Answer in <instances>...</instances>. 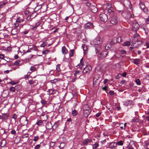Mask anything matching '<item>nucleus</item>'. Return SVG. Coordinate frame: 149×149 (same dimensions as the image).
Here are the masks:
<instances>
[{
    "label": "nucleus",
    "mask_w": 149,
    "mask_h": 149,
    "mask_svg": "<svg viewBox=\"0 0 149 149\" xmlns=\"http://www.w3.org/2000/svg\"><path fill=\"white\" fill-rule=\"evenodd\" d=\"M121 52V53L122 54H125L126 53V51L125 50H122Z\"/></svg>",
    "instance_id": "obj_60"
},
{
    "label": "nucleus",
    "mask_w": 149,
    "mask_h": 149,
    "mask_svg": "<svg viewBox=\"0 0 149 149\" xmlns=\"http://www.w3.org/2000/svg\"><path fill=\"white\" fill-rule=\"evenodd\" d=\"M92 68L90 65L86 66L84 69L83 72L84 73H88L92 70Z\"/></svg>",
    "instance_id": "obj_5"
},
{
    "label": "nucleus",
    "mask_w": 149,
    "mask_h": 149,
    "mask_svg": "<svg viewBox=\"0 0 149 149\" xmlns=\"http://www.w3.org/2000/svg\"><path fill=\"white\" fill-rule=\"evenodd\" d=\"M130 44V42L129 41H126L123 44V46H129Z\"/></svg>",
    "instance_id": "obj_25"
},
{
    "label": "nucleus",
    "mask_w": 149,
    "mask_h": 149,
    "mask_svg": "<svg viewBox=\"0 0 149 149\" xmlns=\"http://www.w3.org/2000/svg\"><path fill=\"white\" fill-rule=\"evenodd\" d=\"M86 6H91V4L89 2H88V3H86Z\"/></svg>",
    "instance_id": "obj_62"
},
{
    "label": "nucleus",
    "mask_w": 149,
    "mask_h": 149,
    "mask_svg": "<svg viewBox=\"0 0 149 149\" xmlns=\"http://www.w3.org/2000/svg\"><path fill=\"white\" fill-rule=\"evenodd\" d=\"M133 103V102L132 100H128L124 102V105L126 107H127L132 104Z\"/></svg>",
    "instance_id": "obj_16"
},
{
    "label": "nucleus",
    "mask_w": 149,
    "mask_h": 149,
    "mask_svg": "<svg viewBox=\"0 0 149 149\" xmlns=\"http://www.w3.org/2000/svg\"><path fill=\"white\" fill-rule=\"evenodd\" d=\"M55 91L53 90L52 89H50L49 90V92L52 94H53L55 93Z\"/></svg>",
    "instance_id": "obj_47"
},
{
    "label": "nucleus",
    "mask_w": 149,
    "mask_h": 149,
    "mask_svg": "<svg viewBox=\"0 0 149 149\" xmlns=\"http://www.w3.org/2000/svg\"><path fill=\"white\" fill-rule=\"evenodd\" d=\"M146 48H143L144 49H146L149 48V42H146Z\"/></svg>",
    "instance_id": "obj_41"
},
{
    "label": "nucleus",
    "mask_w": 149,
    "mask_h": 149,
    "mask_svg": "<svg viewBox=\"0 0 149 149\" xmlns=\"http://www.w3.org/2000/svg\"><path fill=\"white\" fill-rule=\"evenodd\" d=\"M38 82L37 80L33 81V80H30L29 81V83L30 84H34V83H36Z\"/></svg>",
    "instance_id": "obj_27"
},
{
    "label": "nucleus",
    "mask_w": 149,
    "mask_h": 149,
    "mask_svg": "<svg viewBox=\"0 0 149 149\" xmlns=\"http://www.w3.org/2000/svg\"><path fill=\"white\" fill-rule=\"evenodd\" d=\"M90 8L92 12L94 13H96L97 11V9L95 5H91Z\"/></svg>",
    "instance_id": "obj_14"
},
{
    "label": "nucleus",
    "mask_w": 149,
    "mask_h": 149,
    "mask_svg": "<svg viewBox=\"0 0 149 149\" xmlns=\"http://www.w3.org/2000/svg\"><path fill=\"white\" fill-rule=\"evenodd\" d=\"M9 84H11L12 85H14L16 84V83L14 81H12L9 83Z\"/></svg>",
    "instance_id": "obj_59"
},
{
    "label": "nucleus",
    "mask_w": 149,
    "mask_h": 149,
    "mask_svg": "<svg viewBox=\"0 0 149 149\" xmlns=\"http://www.w3.org/2000/svg\"><path fill=\"white\" fill-rule=\"evenodd\" d=\"M102 39L101 38L98 37L95 39L93 40V42L95 45H100L102 43Z\"/></svg>",
    "instance_id": "obj_4"
},
{
    "label": "nucleus",
    "mask_w": 149,
    "mask_h": 149,
    "mask_svg": "<svg viewBox=\"0 0 149 149\" xmlns=\"http://www.w3.org/2000/svg\"><path fill=\"white\" fill-rule=\"evenodd\" d=\"M41 103L43 105H45L47 104V102L43 100H42L41 101Z\"/></svg>",
    "instance_id": "obj_51"
},
{
    "label": "nucleus",
    "mask_w": 149,
    "mask_h": 149,
    "mask_svg": "<svg viewBox=\"0 0 149 149\" xmlns=\"http://www.w3.org/2000/svg\"><path fill=\"white\" fill-rule=\"evenodd\" d=\"M33 46L34 45H29L28 46L29 49V50H30L31 51V50H33Z\"/></svg>",
    "instance_id": "obj_37"
},
{
    "label": "nucleus",
    "mask_w": 149,
    "mask_h": 149,
    "mask_svg": "<svg viewBox=\"0 0 149 149\" xmlns=\"http://www.w3.org/2000/svg\"><path fill=\"white\" fill-rule=\"evenodd\" d=\"M17 116L16 114H13V118L15 120L17 118Z\"/></svg>",
    "instance_id": "obj_57"
},
{
    "label": "nucleus",
    "mask_w": 149,
    "mask_h": 149,
    "mask_svg": "<svg viewBox=\"0 0 149 149\" xmlns=\"http://www.w3.org/2000/svg\"><path fill=\"white\" fill-rule=\"evenodd\" d=\"M21 62L20 61L18 60L16 61L13 63V65L19 66L21 65L19 63Z\"/></svg>",
    "instance_id": "obj_23"
},
{
    "label": "nucleus",
    "mask_w": 149,
    "mask_h": 149,
    "mask_svg": "<svg viewBox=\"0 0 149 149\" xmlns=\"http://www.w3.org/2000/svg\"><path fill=\"white\" fill-rule=\"evenodd\" d=\"M74 52V50L72 49V50H70V52L69 54V55H70V56L72 57L73 56Z\"/></svg>",
    "instance_id": "obj_36"
},
{
    "label": "nucleus",
    "mask_w": 149,
    "mask_h": 149,
    "mask_svg": "<svg viewBox=\"0 0 149 149\" xmlns=\"http://www.w3.org/2000/svg\"><path fill=\"white\" fill-rule=\"evenodd\" d=\"M41 147L40 144L37 145L34 148V149H39Z\"/></svg>",
    "instance_id": "obj_46"
},
{
    "label": "nucleus",
    "mask_w": 149,
    "mask_h": 149,
    "mask_svg": "<svg viewBox=\"0 0 149 149\" xmlns=\"http://www.w3.org/2000/svg\"><path fill=\"white\" fill-rule=\"evenodd\" d=\"M107 54V51H102L99 54L98 56V57L100 59H102L105 57Z\"/></svg>",
    "instance_id": "obj_10"
},
{
    "label": "nucleus",
    "mask_w": 149,
    "mask_h": 149,
    "mask_svg": "<svg viewBox=\"0 0 149 149\" xmlns=\"http://www.w3.org/2000/svg\"><path fill=\"white\" fill-rule=\"evenodd\" d=\"M40 145L41 146L43 147L44 146V143L42 142H41L40 143Z\"/></svg>",
    "instance_id": "obj_63"
},
{
    "label": "nucleus",
    "mask_w": 149,
    "mask_h": 149,
    "mask_svg": "<svg viewBox=\"0 0 149 149\" xmlns=\"http://www.w3.org/2000/svg\"><path fill=\"white\" fill-rule=\"evenodd\" d=\"M142 44V42L141 41H139L138 40L136 42V45H133V46L135 47H137V46H138L139 45H141Z\"/></svg>",
    "instance_id": "obj_22"
},
{
    "label": "nucleus",
    "mask_w": 149,
    "mask_h": 149,
    "mask_svg": "<svg viewBox=\"0 0 149 149\" xmlns=\"http://www.w3.org/2000/svg\"><path fill=\"white\" fill-rule=\"evenodd\" d=\"M116 41H115V38H113V39H111V40L110 44L111 45H113L114 43H116Z\"/></svg>",
    "instance_id": "obj_33"
},
{
    "label": "nucleus",
    "mask_w": 149,
    "mask_h": 149,
    "mask_svg": "<svg viewBox=\"0 0 149 149\" xmlns=\"http://www.w3.org/2000/svg\"><path fill=\"white\" fill-rule=\"evenodd\" d=\"M116 148H116V149H124L123 147L122 146H118Z\"/></svg>",
    "instance_id": "obj_55"
},
{
    "label": "nucleus",
    "mask_w": 149,
    "mask_h": 149,
    "mask_svg": "<svg viewBox=\"0 0 149 149\" xmlns=\"http://www.w3.org/2000/svg\"><path fill=\"white\" fill-rule=\"evenodd\" d=\"M135 81L138 85H140L141 84V82L139 79H137L135 80Z\"/></svg>",
    "instance_id": "obj_32"
},
{
    "label": "nucleus",
    "mask_w": 149,
    "mask_h": 149,
    "mask_svg": "<svg viewBox=\"0 0 149 149\" xmlns=\"http://www.w3.org/2000/svg\"><path fill=\"white\" fill-rule=\"evenodd\" d=\"M2 118L3 120H7L8 119L9 117V115L8 113H4L3 114H2Z\"/></svg>",
    "instance_id": "obj_21"
},
{
    "label": "nucleus",
    "mask_w": 149,
    "mask_h": 149,
    "mask_svg": "<svg viewBox=\"0 0 149 149\" xmlns=\"http://www.w3.org/2000/svg\"><path fill=\"white\" fill-rule=\"evenodd\" d=\"M92 141V140L91 139L88 138L85 139L82 142V144L84 146H87L88 144H89V143H91Z\"/></svg>",
    "instance_id": "obj_9"
},
{
    "label": "nucleus",
    "mask_w": 149,
    "mask_h": 149,
    "mask_svg": "<svg viewBox=\"0 0 149 149\" xmlns=\"http://www.w3.org/2000/svg\"><path fill=\"white\" fill-rule=\"evenodd\" d=\"M116 42H120L121 41V38L120 37H119L117 38H115Z\"/></svg>",
    "instance_id": "obj_26"
},
{
    "label": "nucleus",
    "mask_w": 149,
    "mask_h": 149,
    "mask_svg": "<svg viewBox=\"0 0 149 149\" xmlns=\"http://www.w3.org/2000/svg\"><path fill=\"white\" fill-rule=\"evenodd\" d=\"M101 20L103 22H106L108 20L107 15L105 13H102L100 15Z\"/></svg>",
    "instance_id": "obj_3"
},
{
    "label": "nucleus",
    "mask_w": 149,
    "mask_h": 149,
    "mask_svg": "<svg viewBox=\"0 0 149 149\" xmlns=\"http://www.w3.org/2000/svg\"><path fill=\"white\" fill-rule=\"evenodd\" d=\"M84 65V63L82 62L81 63H80V65H78V66H79V68L80 69H81L82 67V66Z\"/></svg>",
    "instance_id": "obj_50"
},
{
    "label": "nucleus",
    "mask_w": 149,
    "mask_h": 149,
    "mask_svg": "<svg viewBox=\"0 0 149 149\" xmlns=\"http://www.w3.org/2000/svg\"><path fill=\"white\" fill-rule=\"evenodd\" d=\"M4 58H6V57H4V55L2 54H0V58L2 59H4Z\"/></svg>",
    "instance_id": "obj_45"
},
{
    "label": "nucleus",
    "mask_w": 149,
    "mask_h": 149,
    "mask_svg": "<svg viewBox=\"0 0 149 149\" xmlns=\"http://www.w3.org/2000/svg\"><path fill=\"white\" fill-rule=\"evenodd\" d=\"M95 48L96 53L99 52L101 49V48L100 45H95Z\"/></svg>",
    "instance_id": "obj_19"
},
{
    "label": "nucleus",
    "mask_w": 149,
    "mask_h": 149,
    "mask_svg": "<svg viewBox=\"0 0 149 149\" xmlns=\"http://www.w3.org/2000/svg\"><path fill=\"white\" fill-rule=\"evenodd\" d=\"M82 47L84 51V54H86L87 52L88 48L87 46L85 44H83Z\"/></svg>",
    "instance_id": "obj_18"
},
{
    "label": "nucleus",
    "mask_w": 149,
    "mask_h": 149,
    "mask_svg": "<svg viewBox=\"0 0 149 149\" xmlns=\"http://www.w3.org/2000/svg\"><path fill=\"white\" fill-rule=\"evenodd\" d=\"M139 59H136L134 60L133 63H134L136 65H138L139 64Z\"/></svg>",
    "instance_id": "obj_30"
},
{
    "label": "nucleus",
    "mask_w": 149,
    "mask_h": 149,
    "mask_svg": "<svg viewBox=\"0 0 149 149\" xmlns=\"http://www.w3.org/2000/svg\"><path fill=\"white\" fill-rule=\"evenodd\" d=\"M20 87V86L19 85H16L15 87H12L10 88V91L11 92H15V90L16 89L17 87Z\"/></svg>",
    "instance_id": "obj_20"
},
{
    "label": "nucleus",
    "mask_w": 149,
    "mask_h": 149,
    "mask_svg": "<svg viewBox=\"0 0 149 149\" xmlns=\"http://www.w3.org/2000/svg\"><path fill=\"white\" fill-rule=\"evenodd\" d=\"M99 146V144L97 143H95L94 144L92 145L93 149H97V148Z\"/></svg>",
    "instance_id": "obj_24"
},
{
    "label": "nucleus",
    "mask_w": 149,
    "mask_h": 149,
    "mask_svg": "<svg viewBox=\"0 0 149 149\" xmlns=\"http://www.w3.org/2000/svg\"><path fill=\"white\" fill-rule=\"evenodd\" d=\"M11 133L13 134H15L16 133V132L15 130H12L11 131Z\"/></svg>",
    "instance_id": "obj_49"
},
{
    "label": "nucleus",
    "mask_w": 149,
    "mask_h": 149,
    "mask_svg": "<svg viewBox=\"0 0 149 149\" xmlns=\"http://www.w3.org/2000/svg\"><path fill=\"white\" fill-rule=\"evenodd\" d=\"M111 23L113 24H116L118 23L117 19L116 17L114 15L112 16L110 20Z\"/></svg>",
    "instance_id": "obj_8"
},
{
    "label": "nucleus",
    "mask_w": 149,
    "mask_h": 149,
    "mask_svg": "<svg viewBox=\"0 0 149 149\" xmlns=\"http://www.w3.org/2000/svg\"><path fill=\"white\" fill-rule=\"evenodd\" d=\"M139 24L135 21L133 22L132 24V29L135 32L137 31L139 28Z\"/></svg>",
    "instance_id": "obj_1"
},
{
    "label": "nucleus",
    "mask_w": 149,
    "mask_h": 149,
    "mask_svg": "<svg viewBox=\"0 0 149 149\" xmlns=\"http://www.w3.org/2000/svg\"><path fill=\"white\" fill-rule=\"evenodd\" d=\"M36 68L33 66H32L31 67L30 70L32 71H34L36 70Z\"/></svg>",
    "instance_id": "obj_38"
},
{
    "label": "nucleus",
    "mask_w": 149,
    "mask_h": 149,
    "mask_svg": "<svg viewBox=\"0 0 149 149\" xmlns=\"http://www.w3.org/2000/svg\"><path fill=\"white\" fill-rule=\"evenodd\" d=\"M72 113L73 116H75L77 115V111L76 110H74L72 111Z\"/></svg>",
    "instance_id": "obj_29"
},
{
    "label": "nucleus",
    "mask_w": 149,
    "mask_h": 149,
    "mask_svg": "<svg viewBox=\"0 0 149 149\" xmlns=\"http://www.w3.org/2000/svg\"><path fill=\"white\" fill-rule=\"evenodd\" d=\"M109 93L111 95H113L114 94V91H110L109 92Z\"/></svg>",
    "instance_id": "obj_54"
},
{
    "label": "nucleus",
    "mask_w": 149,
    "mask_h": 149,
    "mask_svg": "<svg viewBox=\"0 0 149 149\" xmlns=\"http://www.w3.org/2000/svg\"><path fill=\"white\" fill-rule=\"evenodd\" d=\"M117 143L116 142H112L110 143L108 146V148L111 149H116Z\"/></svg>",
    "instance_id": "obj_7"
},
{
    "label": "nucleus",
    "mask_w": 149,
    "mask_h": 149,
    "mask_svg": "<svg viewBox=\"0 0 149 149\" xmlns=\"http://www.w3.org/2000/svg\"><path fill=\"white\" fill-rule=\"evenodd\" d=\"M39 138L38 136H36L34 137L33 140L35 141H37L39 139Z\"/></svg>",
    "instance_id": "obj_44"
},
{
    "label": "nucleus",
    "mask_w": 149,
    "mask_h": 149,
    "mask_svg": "<svg viewBox=\"0 0 149 149\" xmlns=\"http://www.w3.org/2000/svg\"><path fill=\"white\" fill-rule=\"evenodd\" d=\"M47 45V44L46 42H43L41 45L40 46L41 47H44L46 46Z\"/></svg>",
    "instance_id": "obj_34"
},
{
    "label": "nucleus",
    "mask_w": 149,
    "mask_h": 149,
    "mask_svg": "<svg viewBox=\"0 0 149 149\" xmlns=\"http://www.w3.org/2000/svg\"><path fill=\"white\" fill-rule=\"evenodd\" d=\"M93 24L90 22H88L84 25L85 28L86 29L92 28L93 27Z\"/></svg>",
    "instance_id": "obj_11"
},
{
    "label": "nucleus",
    "mask_w": 149,
    "mask_h": 149,
    "mask_svg": "<svg viewBox=\"0 0 149 149\" xmlns=\"http://www.w3.org/2000/svg\"><path fill=\"white\" fill-rule=\"evenodd\" d=\"M107 86H105L104 87H103L102 88V89L103 90L105 91L107 93Z\"/></svg>",
    "instance_id": "obj_52"
},
{
    "label": "nucleus",
    "mask_w": 149,
    "mask_h": 149,
    "mask_svg": "<svg viewBox=\"0 0 149 149\" xmlns=\"http://www.w3.org/2000/svg\"><path fill=\"white\" fill-rule=\"evenodd\" d=\"M50 125L51 126V128H52L53 130H55L56 128L58 126V123H55L54 125L52 126V124L51 123H47V125Z\"/></svg>",
    "instance_id": "obj_15"
},
{
    "label": "nucleus",
    "mask_w": 149,
    "mask_h": 149,
    "mask_svg": "<svg viewBox=\"0 0 149 149\" xmlns=\"http://www.w3.org/2000/svg\"><path fill=\"white\" fill-rule=\"evenodd\" d=\"M135 35H134V36H135L136 38L139 39L140 38V35L137 33V31L135 32Z\"/></svg>",
    "instance_id": "obj_43"
},
{
    "label": "nucleus",
    "mask_w": 149,
    "mask_h": 149,
    "mask_svg": "<svg viewBox=\"0 0 149 149\" xmlns=\"http://www.w3.org/2000/svg\"><path fill=\"white\" fill-rule=\"evenodd\" d=\"M111 45L110 44L109 45L108 44H107L105 48L106 49H109L111 48Z\"/></svg>",
    "instance_id": "obj_40"
},
{
    "label": "nucleus",
    "mask_w": 149,
    "mask_h": 149,
    "mask_svg": "<svg viewBox=\"0 0 149 149\" xmlns=\"http://www.w3.org/2000/svg\"><path fill=\"white\" fill-rule=\"evenodd\" d=\"M20 122L23 125H26L28 123V120L26 117L23 116L19 120Z\"/></svg>",
    "instance_id": "obj_6"
},
{
    "label": "nucleus",
    "mask_w": 149,
    "mask_h": 149,
    "mask_svg": "<svg viewBox=\"0 0 149 149\" xmlns=\"http://www.w3.org/2000/svg\"><path fill=\"white\" fill-rule=\"evenodd\" d=\"M127 149H134L132 146L130 144L127 146Z\"/></svg>",
    "instance_id": "obj_39"
},
{
    "label": "nucleus",
    "mask_w": 149,
    "mask_h": 149,
    "mask_svg": "<svg viewBox=\"0 0 149 149\" xmlns=\"http://www.w3.org/2000/svg\"><path fill=\"white\" fill-rule=\"evenodd\" d=\"M146 22L147 24H149V17L147 18L146 20Z\"/></svg>",
    "instance_id": "obj_64"
},
{
    "label": "nucleus",
    "mask_w": 149,
    "mask_h": 149,
    "mask_svg": "<svg viewBox=\"0 0 149 149\" xmlns=\"http://www.w3.org/2000/svg\"><path fill=\"white\" fill-rule=\"evenodd\" d=\"M99 75L97 74L95 75L93 79V85L94 86L97 83V81L100 77Z\"/></svg>",
    "instance_id": "obj_12"
},
{
    "label": "nucleus",
    "mask_w": 149,
    "mask_h": 149,
    "mask_svg": "<svg viewBox=\"0 0 149 149\" xmlns=\"http://www.w3.org/2000/svg\"><path fill=\"white\" fill-rule=\"evenodd\" d=\"M126 81L125 80H123L122 81L120 82V84H126Z\"/></svg>",
    "instance_id": "obj_53"
},
{
    "label": "nucleus",
    "mask_w": 149,
    "mask_h": 149,
    "mask_svg": "<svg viewBox=\"0 0 149 149\" xmlns=\"http://www.w3.org/2000/svg\"><path fill=\"white\" fill-rule=\"evenodd\" d=\"M139 39L136 38L135 36H133L131 37L130 41L132 44L134 45H136V42Z\"/></svg>",
    "instance_id": "obj_13"
},
{
    "label": "nucleus",
    "mask_w": 149,
    "mask_h": 149,
    "mask_svg": "<svg viewBox=\"0 0 149 149\" xmlns=\"http://www.w3.org/2000/svg\"><path fill=\"white\" fill-rule=\"evenodd\" d=\"M62 52L63 54L65 55L68 53V51L65 46H63L62 48Z\"/></svg>",
    "instance_id": "obj_17"
},
{
    "label": "nucleus",
    "mask_w": 149,
    "mask_h": 149,
    "mask_svg": "<svg viewBox=\"0 0 149 149\" xmlns=\"http://www.w3.org/2000/svg\"><path fill=\"white\" fill-rule=\"evenodd\" d=\"M139 6L145 13H147L148 9L145 6L144 3L142 2H140L139 3Z\"/></svg>",
    "instance_id": "obj_2"
},
{
    "label": "nucleus",
    "mask_w": 149,
    "mask_h": 149,
    "mask_svg": "<svg viewBox=\"0 0 149 149\" xmlns=\"http://www.w3.org/2000/svg\"><path fill=\"white\" fill-rule=\"evenodd\" d=\"M101 114V113L100 112H99V113H97L96 114L95 116L97 117H99V116H100V115Z\"/></svg>",
    "instance_id": "obj_58"
},
{
    "label": "nucleus",
    "mask_w": 149,
    "mask_h": 149,
    "mask_svg": "<svg viewBox=\"0 0 149 149\" xmlns=\"http://www.w3.org/2000/svg\"><path fill=\"white\" fill-rule=\"evenodd\" d=\"M108 12L109 13H113V12L111 9H109L108 10Z\"/></svg>",
    "instance_id": "obj_61"
},
{
    "label": "nucleus",
    "mask_w": 149,
    "mask_h": 149,
    "mask_svg": "<svg viewBox=\"0 0 149 149\" xmlns=\"http://www.w3.org/2000/svg\"><path fill=\"white\" fill-rule=\"evenodd\" d=\"M117 145L119 146H122L123 144V142L122 140H120L117 143Z\"/></svg>",
    "instance_id": "obj_35"
},
{
    "label": "nucleus",
    "mask_w": 149,
    "mask_h": 149,
    "mask_svg": "<svg viewBox=\"0 0 149 149\" xmlns=\"http://www.w3.org/2000/svg\"><path fill=\"white\" fill-rule=\"evenodd\" d=\"M19 26V24L18 23L16 22L15 23V28H17Z\"/></svg>",
    "instance_id": "obj_56"
},
{
    "label": "nucleus",
    "mask_w": 149,
    "mask_h": 149,
    "mask_svg": "<svg viewBox=\"0 0 149 149\" xmlns=\"http://www.w3.org/2000/svg\"><path fill=\"white\" fill-rule=\"evenodd\" d=\"M11 33L14 35H15L17 33V31L16 29H13L11 31Z\"/></svg>",
    "instance_id": "obj_28"
},
{
    "label": "nucleus",
    "mask_w": 149,
    "mask_h": 149,
    "mask_svg": "<svg viewBox=\"0 0 149 149\" xmlns=\"http://www.w3.org/2000/svg\"><path fill=\"white\" fill-rule=\"evenodd\" d=\"M24 21V20L22 19H20L19 18H18V19L16 21V22L17 23H20L21 22H22Z\"/></svg>",
    "instance_id": "obj_31"
},
{
    "label": "nucleus",
    "mask_w": 149,
    "mask_h": 149,
    "mask_svg": "<svg viewBox=\"0 0 149 149\" xmlns=\"http://www.w3.org/2000/svg\"><path fill=\"white\" fill-rule=\"evenodd\" d=\"M42 121L41 120H39L37 123V125L40 126V125L42 123Z\"/></svg>",
    "instance_id": "obj_42"
},
{
    "label": "nucleus",
    "mask_w": 149,
    "mask_h": 149,
    "mask_svg": "<svg viewBox=\"0 0 149 149\" xmlns=\"http://www.w3.org/2000/svg\"><path fill=\"white\" fill-rule=\"evenodd\" d=\"M57 81L56 79H54V80H51L50 81V82L54 84Z\"/></svg>",
    "instance_id": "obj_48"
}]
</instances>
